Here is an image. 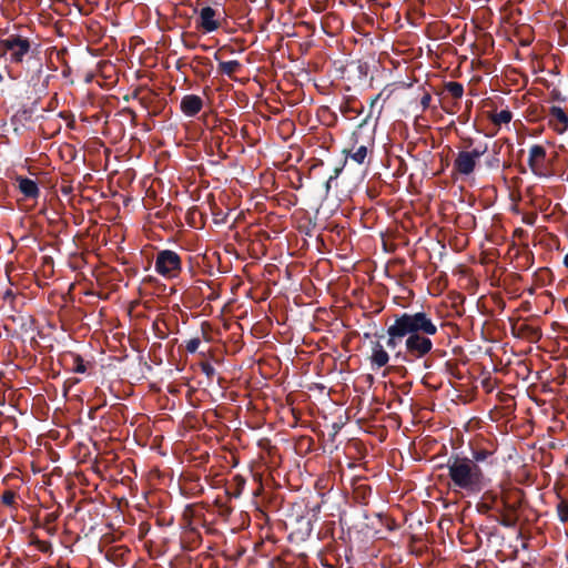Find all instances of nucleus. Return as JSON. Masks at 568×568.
Segmentation results:
<instances>
[{
	"instance_id": "obj_10",
	"label": "nucleus",
	"mask_w": 568,
	"mask_h": 568,
	"mask_svg": "<svg viewBox=\"0 0 568 568\" xmlns=\"http://www.w3.org/2000/svg\"><path fill=\"white\" fill-rule=\"evenodd\" d=\"M203 106V101L199 95L187 94L181 101V110L186 116L196 115Z\"/></svg>"
},
{
	"instance_id": "obj_14",
	"label": "nucleus",
	"mask_w": 568,
	"mask_h": 568,
	"mask_svg": "<svg viewBox=\"0 0 568 568\" xmlns=\"http://www.w3.org/2000/svg\"><path fill=\"white\" fill-rule=\"evenodd\" d=\"M446 90L456 99H459L464 94V87L459 82H448L446 84Z\"/></svg>"
},
{
	"instance_id": "obj_4",
	"label": "nucleus",
	"mask_w": 568,
	"mask_h": 568,
	"mask_svg": "<svg viewBox=\"0 0 568 568\" xmlns=\"http://www.w3.org/2000/svg\"><path fill=\"white\" fill-rule=\"evenodd\" d=\"M154 268L164 278H175L182 270L180 255L171 250L160 251L156 255Z\"/></svg>"
},
{
	"instance_id": "obj_8",
	"label": "nucleus",
	"mask_w": 568,
	"mask_h": 568,
	"mask_svg": "<svg viewBox=\"0 0 568 568\" xmlns=\"http://www.w3.org/2000/svg\"><path fill=\"white\" fill-rule=\"evenodd\" d=\"M548 124L557 134H564L568 130V115L561 106H550Z\"/></svg>"
},
{
	"instance_id": "obj_19",
	"label": "nucleus",
	"mask_w": 568,
	"mask_h": 568,
	"mask_svg": "<svg viewBox=\"0 0 568 568\" xmlns=\"http://www.w3.org/2000/svg\"><path fill=\"white\" fill-rule=\"evenodd\" d=\"M200 344H201V341L199 338H191L186 343V351L190 353H194L197 351Z\"/></svg>"
},
{
	"instance_id": "obj_2",
	"label": "nucleus",
	"mask_w": 568,
	"mask_h": 568,
	"mask_svg": "<svg viewBox=\"0 0 568 568\" xmlns=\"http://www.w3.org/2000/svg\"><path fill=\"white\" fill-rule=\"evenodd\" d=\"M446 468L448 486L455 493L478 495L489 483L481 467L469 457L452 455L447 459Z\"/></svg>"
},
{
	"instance_id": "obj_24",
	"label": "nucleus",
	"mask_w": 568,
	"mask_h": 568,
	"mask_svg": "<svg viewBox=\"0 0 568 568\" xmlns=\"http://www.w3.org/2000/svg\"><path fill=\"white\" fill-rule=\"evenodd\" d=\"M488 164H489L490 166H498V165H499V160H498V159H496L495 163L489 162Z\"/></svg>"
},
{
	"instance_id": "obj_25",
	"label": "nucleus",
	"mask_w": 568,
	"mask_h": 568,
	"mask_svg": "<svg viewBox=\"0 0 568 568\" xmlns=\"http://www.w3.org/2000/svg\"><path fill=\"white\" fill-rule=\"evenodd\" d=\"M400 356H402V352L400 351L396 352L395 357L399 358Z\"/></svg>"
},
{
	"instance_id": "obj_12",
	"label": "nucleus",
	"mask_w": 568,
	"mask_h": 568,
	"mask_svg": "<svg viewBox=\"0 0 568 568\" xmlns=\"http://www.w3.org/2000/svg\"><path fill=\"white\" fill-rule=\"evenodd\" d=\"M490 120L496 125L508 124L513 120V113L509 110H501L490 115Z\"/></svg>"
},
{
	"instance_id": "obj_6",
	"label": "nucleus",
	"mask_w": 568,
	"mask_h": 568,
	"mask_svg": "<svg viewBox=\"0 0 568 568\" xmlns=\"http://www.w3.org/2000/svg\"><path fill=\"white\" fill-rule=\"evenodd\" d=\"M546 150L539 144H534L529 149L528 166L534 175L538 178H550L551 172L547 169L546 164Z\"/></svg>"
},
{
	"instance_id": "obj_5",
	"label": "nucleus",
	"mask_w": 568,
	"mask_h": 568,
	"mask_svg": "<svg viewBox=\"0 0 568 568\" xmlns=\"http://www.w3.org/2000/svg\"><path fill=\"white\" fill-rule=\"evenodd\" d=\"M0 49L9 53L12 63H21L31 49L29 39L19 34H11L0 40Z\"/></svg>"
},
{
	"instance_id": "obj_18",
	"label": "nucleus",
	"mask_w": 568,
	"mask_h": 568,
	"mask_svg": "<svg viewBox=\"0 0 568 568\" xmlns=\"http://www.w3.org/2000/svg\"><path fill=\"white\" fill-rule=\"evenodd\" d=\"M73 363H74V366H73V371L75 373H84L87 367H85V364L83 362V359L80 357V356H74L73 358Z\"/></svg>"
},
{
	"instance_id": "obj_22",
	"label": "nucleus",
	"mask_w": 568,
	"mask_h": 568,
	"mask_svg": "<svg viewBox=\"0 0 568 568\" xmlns=\"http://www.w3.org/2000/svg\"><path fill=\"white\" fill-rule=\"evenodd\" d=\"M429 102H430V95L429 94H425L423 98H422V105L424 109L428 108L429 105Z\"/></svg>"
},
{
	"instance_id": "obj_9",
	"label": "nucleus",
	"mask_w": 568,
	"mask_h": 568,
	"mask_svg": "<svg viewBox=\"0 0 568 568\" xmlns=\"http://www.w3.org/2000/svg\"><path fill=\"white\" fill-rule=\"evenodd\" d=\"M389 359V354L381 341L373 342L369 355V364L372 369L375 371L386 366Z\"/></svg>"
},
{
	"instance_id": "obj_20",
	"label": "nucleus",
	"mask_w": 568,
	"mask_h": 568,
	"mask_svg": "<svg viewBox=\"0 0 568 568\" xmlns=\"http://www.w3.org/2000/svg\"><path fill=\"white\" fill-rule=\"evenodd\" d=\"M2 503L6 505H12L16 499V495L12 491H4L1 496Z\"/></svg>"
},
{
	"instance_id": "obj_16",
	"label": "nucleus",
	"mask_w": 568,
	"mask_h": 568,
	"mask_svg": "<svg viewBox=\"0 0 568 568\" xmlns=\"http://www.w3.org/2000/svg\"><path fill=\"white\" fill-rule=\"evenodd\" d=\"M557 514H558L560 521H562V523L568 521V503L561 500L557 505Z\"/></svg>"
},
{
	"instance_id": "obj_7",
	"label": "nucleus",
	"mask_w": 568,
	"mask_h": 568,
	"mask_svg": "<svg viewBox=\"0 0 568 568\" xmlns=\"http://www.w3.org/2000/svg\"><path fill=\"white\" fill-rule=\"evenodd\" d=\"M221 12L212 7H203L199 12L196 26L204 33H212L221 26Z\"/></svg>"
},
{
	"instance_id": "obj_1",
	"label": "nucleus",
	"mask_w": 568,
	"mask_h": 568,
	"mask_svg": "<svg viewBox=\"0 0 568 568\" xmlns=\"http://www.w3.org/2000/svg\"><path fill=\"white\" fill-rule=\"evenodd\" d=\"M437 332V325L426 312L402 313L387 326L386 347L395 351L404 342L405 354L420 359L432 352L430 336Z\"/></svg>"
},
{
	"instance_id": "obj_26",
	"label": "nucleus",
	"mask_w": 568,
	"mask_h": 568,
	"mask_svg": "<svg viewBox=\"0 0 568 568\" xmlns=\"http://www.w3.org/2000/svg\"><path fill=\"white\" fill-rule=\"evenodd\" d=\"M2 80H3V77H2V74L0 73V82H1Z\"/></svg>"
},
{
	"instance_id": "obj_15",
	"label": "nucleus",
	"mask_w": 568,
	"mask_h": 568,
	"mask_svg": "<svg viewBox=\"0 0 568 568\" xmlns=\"http://www.w3.org/2000/svg\"><path fill=\"white\" fill-rule=\"evenodd\" d=\"M349 156L358 164H363L367 156V148L361 145L355 152L351 153Z\"/></svg>"
},
{
	"instance_id": "obj_17",
	"label": "nucleus",
	"mask_w": 568,
	"mask_h": 568,
	"mask_svg": "<svg viewBox=\"0 0 568 568\" xmlns=\"http://www.w3.org/2000/svg\"><path fill=\"white\" fill-rule=\"evenodd\" d=\"M490 455H491V452H489L487 449H479V450L473 452V457L470 459H473L476 464H478L480 462H485Z\"/></svg>"
},
{
	"instance_id": "obj_11",
	"label": "nucleus",
	"mask_w": 568,
	"mask_h": 568,
	"mask_svg": "<svg viewBox=\"0 0 568 568\" xmlns=\"http://www.w3.org/2000/svg\"><path fill=\"white\" fill-rule=\"evenodd\" d=\"M17 183H18V187H19L20 192L26 197L34 199L39 195L38 184L33 180L28 179V178L18 176Z\"/></svg>"
},
{
	"instance_id": "obj_3",
	"label": "nucleus",
	"mask_w": 568,
	"mask_h": 568,
	"mask_svg": "<svg viewBox=\"0 0 568 568\" xmlns=\"http://www.w3.org/2000/svg\"><path fill=\"white\" fill-rule=\"evenodd\" d=\"M488 151L486 143H479L474 149L460 150L454 160V170L462 176H470L475 173L480 158Z\"/></svg>"
},
{
	"instance_id": "obj_23",
	"label": "nucleus",
	"mask_w": 568,
	"mask_h": 568,
	"mask_svg": "<svg viewBox=\"0 0 568 568\" xmlns=\"http://www.w3.org/2000/svg\"><path fill=\"white\" fill-rule=\"evenodd\" d=\"M564 265L568 268V253L564 257Z\"/></svg>"
},
{
	"instance_id": "obj_21",
	"label": "nucleus",
	"mask_w": 568,
	"mask_h": 568,
	"mask_svg": "<svg viewBox=\"0 0 568 568\" xmlns=\"http://www.w3.org/2000/svg\"><path fill=\"white\" fill-rule=\"evenodd\" d=\"M202 369L207 376L214 373V368L211 364H203Z\"/></svg>"
},
{
	"instance_id": "obj_13",
	"label": "nucleus",
	"mask_w": 568,
	"mask_h": 568,
	"mask_svg": "<svg viewBox=\"0 0 568 568\" xmlns=\"http://www.w3.org/2000/svg\"><path fill=\"white\" fill-rule=\"evenodd\" d=\"M240 65H241L240 62L236 60L222 61L219 64V69L222 73H224L226 75H232L233 73H235L239 70Z\"/></svg>"
}]
</instances>
